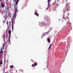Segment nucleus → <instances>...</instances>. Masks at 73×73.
Wrapping results in <instances>:
<instances>
[{"label":"nucleus","mask_w":73,"mask_h":73,"mask_svg":"<svg viewBox=\"0 0 73 73\" xmlns=\"http://www.w3.org/2000/svg\"><path fill=\"white\" fill-rule=\"evenodd\" d=\"M4 49V46H3V49Z\"/></svg>","instance_id":"nucleus-34"},{"label":"nucleus","mask_w":73,"mask_h":73,"mask_svg":"<svg viewBox=\"0 0 73 73\" xmlns=\"http://www.w3.org/2000/svg\"><path fill=\"white\" fill-rule=\"evenodd\" d=\"M47 2L48 3V5H50V1H48Z\"/></svg>","instance_id":"nucleus-18"},{"label":"nucleus","mask_w":73,"mask_h":73,"mask_svg":"<svg viewBox=\"0 0 73 73\" xmlns=\"http://www.w3.org/2000/svg\"><path fill=\"white\" fill-rule=\"evenodd\" d=\"M15 9V13L13 15V17H16V13L18 12V10H17V6H15L14 7Z\"/></svg>","instance_id":"nucleus-1"},{"label":"nucleus","mask_w":73,"mask_h":73,"mask_svg":"<svg viewBox=\"0 0 73 73\" xmlns=\"http://www.w3.org/2000/svg\"><path fill=\"white\" fill-rule=\"evenodd\" d=\"M47 41L48 42H49L50 43V39H49V38L48 37L47 38Z\"/></svg>","instance_id":"nucleus-14"},{"label":"nucleus","mask_w":73,"mask_h":73,"mask_svg":"<svg viewBox=\"0 0 73 73\" xmlns=\"http://www.w3.org/2000/svg\"><path fill=\"white\" fill-rule=\"evenodd\" d=\"M52 45V44H51L50 46H50H51Z\"/></svg>","instance_id":"nucleus-36"},{"label":"nucleus","mask_w":73,"mask_h":73,"mask_svg":"<svg viewBox=\"0 0 73 73\" xmlns=\"http://www.w3.org/2000/svg\"><path fill=\"white\" fill-rule=\"evenodd\" d=\"M66 14H67V16H66L67 17V19H69V16H68L69 15V13L68 14V13H67Z\"/></svg>","instance_id":"nucleus-13"},{"label":"nucleus","mask_w":73,"mask_h":73,"mask_svg":"<svg viewBox=\"0 0 73 73\" xmlns=\"http://www.w3.org/2000/svg\"><path fill=\"white\" fill-rule=\"evenodd\" d=\"M45 19H44V20L45 21H48V17H45Z\"/></svg>","instance_id":"nucleus-9"},{"label":"nucleus","mask_w":73,"mask_h":73,"mask_svg":"<svg viewBox=\"0 0 73 73\" xmlns=\"http://www.w3.org/2000/svg\"><path fill=\"white\" fill-rule=\"evenodd\" d=\"M5 35H3V38H4V40H5V38H4V37H5Z\"/></svg>","instance_id":"nucleus-20"},{"label":"nucleus","mask_w":73,"mask_h":73,"mask_svg":"<svg viewBox=\"0 0 73 73\" xmlns=\"http://www.w3.org/2000/svg\"><path fill=\"white\" fill-rule=\"evenodd\" d=\"M6 14H7V15L8 16H9V17H11V16H10V14H9V13H7Z\"/></svg>","instance_id":"nucleus-12"},{"label":"nucleus","mask_w":73,"mask_h":73,"mask_svg":"<svg viewBox=\"0 0 73 73\" xmlns=\"http://www.w3.org/2000/svg\"><path fill=\"white\" fill-rule=\"evenodd\" d=\"M33 65H34V64H33L32 65V66H33Z\"/></svg>","instance_id":"nucleus-32"},{"label":"nucleus","mask_w":73,"mask_h":73,"mask_svg":"<svg viewBox=\"0 0 73 73\" xmlns=\"http://www.w3.org/2000/svg\"><path fill=\"white\" fill-rule=\"evenodd\" d=\"M47 7H48L49 8H50V5L48 4Z\"/></svg>","instance_id":"nucleus-23"},{"label":"nucleus","mask_w":73,"mask_h":73,"mask_svg":"<svg viewBox=\"0 0 73 73\" xmlns=\"http://www.w3.org/2000/svg\"><path fill=\"white\" fill-rule=\"evenodd\" d=\"M6 40H7V38H8V35H7V34H6Z\"/></svg>","instance_id":"nucleus-21"},{"label":"nucleus","mask_w":73,"mask_h":73,"mask_svg":"<svg viewBox=\"0 0 73 73\" xmlns=\"http://www.w3.org/2000/svg\"><path fill=\"white\" fill-rule=\"evenodd\" d=\"M3 51H2V48L1 49V50L0 52V56H1L3 55Z\"/></svg>","instance_id":"nucleus-6"},{"label":"nucleus","mask_w":73,"mask_h":73,"mask_svg":"<svg viewBox=\"0 0 73 73\" xmlns=\"http://www.w3.org/2000/svg\"><path fill=\"white\" fill-rule=\"evenodd\" d=\"M38 65L37 63H35L33 65L34 67H35V66H36V65Z\"/></svg>","instance_id":"nucleus-16"},{"label":"nucleus","mask_w":73,"mask_h":73,"mask_svg":"<svg viewBox=\"0 0 73 73\" xmlns=\"http://www.w3.org/2000/svg\"><path fill=\"white\" fill-rule=\"evenodd\" d=\"M7 25H8V21H7Z\"/></svg>","instance_id":"nucleus-28"},{"label":"nucleus","mask_w":73,"mask_h":73,"mask_svg":"<svg viewBox=\"0 0 73 73\" xmlns=\"http://www.w3.org/2000/svg\"><path fill=\"white\" fill-rule=\"evenodd\" d=\"M40 25H41L42 27L44 26V25H45L46 27H48V26L49 25L48 24H45L44 25L43 23H41L40 24Z\"/></svg>","instance_id":"nucleus-5"},{"label":"nucleus","mask_w":73,"mask_h":73,"mask_svg":"<svg viewBox=\"0 0 73 73\" xmlns=\"http://www.w3.org/2000/svg\"><path fill=\"white\" fill-rule=\"evenodd\" d=\"M64 16H65V15H64L63 18L64 19H65V18H64Z\"/></svg>","instance_id":"nucleus-29"},{"label":"nucleus","mask_w":73,"mask_h":73,"mask_svg":"<svg viewBox=\"0 0 73 73\" xmlns=\"http://www.w3.org/2000/svg\"><path fill=\"white\" fill-rule=\"evenodd\" d=\"M48 7L46 8V10H48Z\"/></svg>","instance_id":"nucleus-30"},{"label":"nucleus","mask_w":73,"mask_h":73,"mask_svg":"<svg viewBox=\"0 0 73 73\" xmlns=\"http://www.w3.org/2000/svg\"><path fill=\"white\" fill-rule=\"evenodd\" d=\"M54 12L55 13H57V10H56V9H55V10L54 11Z\"/></svg>","instance_id":"nucleus-24"},{"label":"nucleus","mask_w":73,"mask_h":73,"mask_svg":"<svg viewBox=\"0 0 73 73\" xmlns=\"http://www.w3.org/2000/svg\"><path fill=\"white\" fill-rule=\"evenodd\" d=\"M11 34L9 35V36L8 38L9 39H10V38H11Z\"/></svg>","instance_id":"nucleus-22"},{"label":"nucleus","mask_w":73,"mask_h":73,"mask_svg":"<svg viewBox=\"0 0 73 73\" xmlns=\"http://www.w3.org/2000/svg\"><path fill=\"white\" fill-rule=\"evenodd\" d=\"M9 39V42H10V39Z\"/></svg>","instance_id":"nucleus-33"},{"label":"nucleus","mask_w":73,"mask_h":73,"mask_svg":"<svg viewBox=\"0 0 73 73\" xmlns=\"http://www.w3.org/2000/svg\"><path fill=\"white\" fill-rule=\"evenodd\" d=\"M69 5H68V4L67 3L66 4V6L65 7V9H67L66 11L65 12V13H66L67 11L68 10V11H69Z\"/></svg>","instance_id":"nucleus-3"},{"label":"nucleus","mask_w":73,"mask_h":73,"mask_svg":"<svg viewBox=\"0 0 73 73\" xmlns=\"http://www.w3.org/2000/svg\"><path fill=\"white\" fill-rule=\"evenodd\" d=\"M2 64H3V60H0V67H1Z\"/></svg>","instance_id":"nucleus-8"},{"label":"nucleus","mask_w":73,"mask_h":73,"mask_svg":"<svg viewBox=\"0 0 73 73\" xmlns=\"http://www.w3.org/2000/svg\"><path fill=\"white\" fill-rule=\"evenodd\" d=\"M58 3H56V6L57 7H58V6H60V5H61V4L62 3V0H58Z\"/></svg>","instance_id":"nucleus-2"},{"label":"nucleus","mask_w":73,"mask_h":73,"mask_svg":"<svg viewBox=\"0 0 73 73\" xmlns=\"http://www.w3.org/2000/svg\"><path fill=\"white\" fill-rule=\"evenodd\" d=\"M48 0V1H50V0Z\"/></svg>","instance_id":"nucleus-38"},{"label":"nucleus","mask_w":73,"mask_h":73,"mask_svg":"<svg viewBox=\"0 0 73 73\" xmlns=\"http://www.w3.org/2000/svg\"><path fill=\"white\" fill-rule=\"evenodd\" d=\"M15 70L16 71V72H17V71L16 70Z\"/></svg>","instance_id":"nucleus-37"},{"label":"nucleus","mask_w":73,"mask_h":73,"mask_svg":"<svg viewBox=\"0 0 73 73\" xmlns=\"http://www.w3.org/2000/svg\"><path fill=\"white\" fill-rule=\"evenodd\" d=\"M35 15H36L37 17H38V15H39L37 14V11H35Z\"/></svg>","instance_id":"nucleus-7"},{"label":"nucleus","mask_w":73,"mask_h":73,"mask_svg":"<svg viewBox=\"0 0 73 73\" xmlns=\"http://www.w3.org/2000/svg\"><path fill=\"white\" fill-rule=\"evenodd\" d=\"M9 35H11V30H9Z\"/></svg>","instance_id":"nucleus-15"},{"label":"nucleus","mask_w":73,"mask_h":73,"mask_svg":"<svg viewBox=\"0 0 73 73\" xmlns=\"http://www.w3.org/2000/svg\"><path fill=\"white\" fill-rule=\"evenodd\" d=\"M3 22V23H4V22Z\"/></svg>","instance_id":"nucleus-41"},{"label":"nucleus","mask_w":73,"mask_h":73,"mask_svg":"<svg viewBox=\"0 0 73 73\" xmlns=\"http://www.w3.org/2000/svg\"><path fill=\"white\" fill-rule=\"evenodd\" d=\"M11 73H12V72H11Z\"/></svg>","instance_id":"nucleus-42"},{"label":"nucleus","mask_w":73,"mask_h":73,"mask_svg":"<svg viewBox=\"0 0 73 73\" xmlns=\"http://www.w3.org/2000/svg\"><path fill=\"white\" fill-rule=\"evenodd\" d=\"M15 17H13V18L11 19V20H12V21H11L12 23L13 22V23L14 21H15Z\"/></svg>","instance_id":"nucleus-11"},{"label":"nucleus","mask_w":73,"mask_h":73,"mask_svg":"<svg viewBox=\"0 0 73 73\" xmlns=\"http://www.w3.org/2000/svg\"><path fill=\"white\" fill-rule=\"evenodd\" d=\"M8 60H7V61L5 62V63H7V64H8Z\"/></svg>","instance_id":"nucleus-27"},{"label":"nucleus","mask_w":73,"mask_h":73,"mask_svg":"<svg viewBox=\"0 0 73 73\" xmlns=\"http://www.w3.org/2000/svg\"><path fill=\"white\" fill-rule=\"evenodd\" d=\"M11 21H9V25H11Z\"/></svg>","instance_id":"nucleus-25"},{"label":"nucleus","mask_w":73,"mask_h":73,"mask_svg":"<svg viewBox=\"0 0 73 73\" xmlns=\"http://www.w3.org/2000/svg\"><path fill=\"white\" fill-rule=\"evenodd\" d=\"M1 58V56H0V58Z\"/></svg>","instance_id":"nucleus-40"},{"label":"nucleus","mask_w":73,"mask_h":73,"mask_svg":"<svg viewBox=\"0 0 73 73\" xmlns=\"http://www.w3.org/2000/svg\"><path fill=\"white\" fill-rule=\"evenodd\" d=\"M50 49V47L49 46V47L48 48V49Z\"/></svg>","instance_id":"nucleus-31"},{"label":"nucleus","mask_w":73,"mask_h":73,"mask_svg":"<svg viewBox=\"0 0 73 73\" xmlns=\"http://www.w3.org/2000/svg\"><path fill=\"white\" fill-rule=\"evenodd\" d=\"M13 27H12V29L13 30Z\"/></svg>","instance_id":"nucleus-35"},{"label":"nucleus","mask_w":73,"mask_h":73,"mask_svg":"<svg viewBox=\"0 0 73 73\" xmlns=\"http://www.w3.org/2000/svg\"><path fill=\"white\" fill-rule=\"evenodd\" d=\"M14 2H15V7H17V5L18 4V2L19 1V0H14Z\"/></svg>","instance_id":"nucleus-4"},{"label":"nucleus","mask_w":73,"mask_h":73,"mask_svg":"<svg viewBox=\"0 0 73 73\" xmlns=\"http://www.w3.org/2000/svg\"><path fill=\"white\" fill-rule=\"evenodd\" d=\"M6 32H7V30H6Z\"/></svg>","instance_id":"nucleus-39"},{"label":"nucleus","mask_w":73,"mask_h":73,"mask_svg":"<svg viewBox=\"0 0 73 73\" xmlns=\"http://www.w3.org/2000/svg\"><path fill=\"white\" fill-rule=\"evenodd\" d=\"M48 33H49V32H47L45 33L46 35H47V34H48Z\"/></svg>","instance_id":"nucleus-26"},{"label":"nucleus","mask_w":73,"mask_h":73,"mask_svg":"<svg viewBox=\"0 0 73 73\" xmlns=\"http://www.w3.org/2000/svg\"><path fill=\"white\" fill-rule=\"evenodd\" d=\"M10 68H13V65L10 66Z\"/></svg>","instance_id":"nucleus-19"},{"label":"nucleus","mask_w":73,"mask_h":73,"mask_svg":"<svg viewBox=\"0 0 73 73\" xmlns=\"http://www.w3.org/2000/svg\"><path fill=\"white\" fill-rule=\"evenodd\" d=\"M12 27H14V25H13V22H12Z\"/></svg>","instance_id":"nucleus-17"},{"label":"nucleus","mask_w":73,"mask_h":73,"mask_svg":"<svg viewBox=\"0 0 73 73\" xmlns=\"http://www.w3.org/2000/svg\"><path fill=\"white\" fill-rule=\"evenodd\" d=\"M1 6L2 7V8H4V7H5V5L3 3H1Z\"/></svg>","instance_id":"nucleus-10"}]
</instances>
